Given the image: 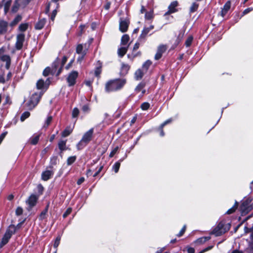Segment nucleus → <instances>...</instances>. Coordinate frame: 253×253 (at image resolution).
<instances>
[{
  "instance_id": "1",
  "label": "nucleus",
  "mask_w": 253,
  "mask_h": 253,
  "mask_svg": "<svg viewBox=\"0 0 253 253\" xmlns=\"http://www.w3.org/2000/svg\"><path fill=\"white\" fill-rule=\"evenodd\" d=\"M125 79H118L108 81L105 85L107 92L115 91L121 89L126 84Z\"/></svg>"
},
{
  "instance_id": "2",
  "label": "nucleus",
  "mask_w": 253,
  "mask_h": 253,
  "mask_svg": "<svg viewBox=\"0 0 253 253\" xmlns=\"http://www.w3.org/2000/svg\"><path fill=\"white\" fill-rule=\"evenodd\" d=\"M93 131V128H91L83 135L82 139L77 145L78 150L82 149L91 140Z\"/></svg>"
},
{
  "instance_id": "3",
  "label": "nucleus",
  "mask_w": 253,
  "mask_h": 253,
  "mask_svg": "<svg viewBox=\"0 0 253 253\" xmlns=\"http://www.w3.org/2000/svg\"><path fill=\"white\" fill-rule=\"evenodd\" d=\"M230 228V224H225L223 222L221 221L212 230L211 234H213L215 236H219L227 232Z\"/></svg>"
},
{
  "instance_id": "4",
  "label": "nucleus",
  "mask_w": 253,
  "mask_h": 253,
  "mask_svg": "<svg viewBox=\"0 0 253 253\" xmlns=\"http://www.w3.org/2000/svg\"><path fill=\"white\" fill-rule=\"evenodd\" d=\"M16 232V229L14 225H11L9 228L7 229L2 238L1 241L0 243V249L2 248L9 241V240L11 237L12 235Z\"/></svg>"
},
{
  "instance_id": "5",
  "label": "nucleus",
  "mask_w": 253,
  "mask_h": 253,
  "mask_svg": "<svg viewBox=\"0 0 253 253\" xmlns=\"http://www.w3.org/2000/svg\"><path fill=\"white\" fill-rule=\"evenodd\" d=\"M40 98V97L37 93L33 94L27 104L29 108L30 109L34 108L38 103Z\"/></svg>"
},
{
  "instance_id": "6",
  "label": "nucleus",
  "mask_w": 253,
  "mask_h": 253,
  "mask_svg": "<svg viewBox=\"0 0 253 253\" xmlns=\"http://www.w3.org/2000/svg\"><path fill=\"white\" fill-rule=\"evenodd\" d=\"M78 76V72L76 71H73L69 74L67 78L69 86H73L76 84V81Z\"/></svg>"
},
{
  "instance_id": "7",
  "label": "nucleus",
  "mask_w": 253,
  "mask_h": 253,
  "mask_svg": "<svg viewBox=\"0 0 253 253\" xmlns=\"http://www.w3.org/2000/svg\"><path fill=\"white\" fill-rule=\"evenodd\" d=\"M25 41V35L23 34H19L17 36L15 47L17 50H20Z\"/></svg>"
},
{
  "instance_id": "8",
  "label": "nucleus",
  "mask_w": 253,
  "mask_h": 253,
  "mask_svg": "<svg viewBox=\"0 0 253 253\" xmlns=\"http://www.w3.org/2000/svg\"><path fill=\"white\" fill-rule=\"evenodd\" d=\"M129 22L127 19H123L121 18L120 19L119 23V30L122 32L125 33L126 32L128 29Z\"/></svg>"
},
{
  "instance_id": "9",
  "label": "nucleus",
  "mask_w": 253,
  "mask_h": 253,
  "mask_svg": "<svg viewBox=\"0 0 253 253\" xmlns=\"http://www.w3.org/2000/svg\"><path fill=\"white\" fill-rule=\"evenodd\" d=\"M167 48V47L166 45H160L158 47L157 53L155 55V59L156 60L160 59L162 57L163 54L166 51Z\"/></svg>"
},
{
  "instance_id": "10",
  "label": "nucleus",
  "mask_w": 253,
  "mask_h": 253,
  "mask_svg": "<svg viewBox=\"0 0 253 253\" xmlns=\"http://www.w3.org/2000/svg\"><path fill=\"white\" fill-rule=\"evenodd\" d=\"M8 23L4 20H0V36L5 34L8 31Z\"/></svg>"
},
{
  "instance_id": "11",
  "label": "nucleus",
  "mask_w": 253,
  "mask_h": 253,
  "mask_svg": "<svg viewBox=\"0 0 253 253\" xmlns=\"http://www.w3.org/2000/svg\"><path fill=\"white\" fill-rule=\"evenodd\" d=\"M37 200L38 198L35 195H31L26 202L29 205V208L31 209L36 205Z\"/></svg>"
},
{
  "instance_id": "12",
  "label": "nucleus",
  "mask_w": 253,
  "mask_h": 253,
  "mask_svg": "<svg viewBox=\"0 0 253 253\" xmlns=\"http://www.w3.org/2000/svg\"><path fill=\"white\" fill-rule=\"evenodd\" d=\"M178 5L177 1H172L169 6V10L165 13V15L169 14L177 11L176 7Z\"/></svg>"
},
{
  "instance_id": "13",
  "label": "nucleus",
  "mask_w": 253,
  "mask_h": 253,
  "mask_svg": "<svg viewBox=\"0 0 253 253\" xmlns=\"http://www.w3.org/2000/svg\"><path fill=\"white\" fill-rule=\"evenodd\" d=\"M61 66L60 60L59 58H57L52 63L51 69V74L54 75L56 73L57 68Z\"/></svg>"
},
{
  "instance_id": "14",
  "label": "nucleus",
  "mask_w": 253,
  "mask_h": 253,
  "mask_svg": "<svg viewBox=\"0 0 253 253\" xmlns=\"http://www.w3.org/2000/svg\"><path fill=\"white\" fill-rule=\"evenodd\" d=\"M231 7V2L230 1L228 0L227 1L224 5L223 6V7L222 8L221 11V15L223 17L227 13V12L229 11Z\"/></svg>"
},
{
  "instance_id": "15",
  "label": "nucleus",
  "mask_w": 253,
  "mask_h": 253,
  "mask_svg": "<svg viewBox=\"0 0 253 253\" xmlns=\"http://www.w3.org/2000/svg\"><path fill=\"white\" fill-rule=\"evenodd\" d=\"M53 174V172L52 170H45L42 173V178L44 181H47L51 178Z\"/></svg>"
},
{
  "instance_id": "16",
  "label": "nucleus",
  "mask_w": 253,
  "mask_h": 253,
  "mask_svg": "<svg viewBox=\"0 0 253 253\" xmlns=\"http://www.w3.org/2000/svg\"><path fill=\"white\" fill-rule=\"evenodd\" d=\"M0 60H1L3 62H6L5 67L7 69H9L10 65V63H11V59L9 55H3V54H2L0 58Z\"/></svg>"
},
{
  "instance_id": "17",
  "label": "nucleus",
  "mask_w": 253,
  "mask_h": 253,
  "mask_svg": "<svg viewBox=\"0 0 253 253\" xmlns=\"http://www.w3.org/2000/svg\"><path fill=\"white\" fill-rule=\"evenodd\" d=\"M47 84V85L49 84V79H47L45 82L43 81V80L40 79L37 83V87L39 89H42L43 88L44 84Z\"/></svg>"
},
{
  "instance_id": "18",
  "label": "nucleus",
  "mask_w": 253,
  "mask_h": 253,
  "mask_svg": "<svg viewBox=\"0 0 253 253\" xmlns=\"http://www.w3.org/2000/svg\"><path fill=\"white\" fill-rule=\"evenodd\" d=\"M41 133L33 135L29 139L30 143L32 145H36L38 143Z\"/></svg>"
},
{
  "instance_id": "19",
  "label": "nucleus",
  "mask_w": 253,
  "mask_h": 253,
  "mask_svg": "<svg viewBox=\"0 0 253 253\" xmlns=\"http://www.w3.org/2000/svg\"><path fill=\"white\" fill-rule=\"evenodd\" d=\"M46 23V19L42 18L40 19L35 25V29L37 30H41L44 27Z\"/></svg>"
},
{
  "instance_id": "20",
  "label": "nucleus",
  "mask_w": 253,
  "mask_h": 253,
  "mask_svg": "<svg viewBox=\"0 0 253 253\" xmlns=\"http://www.w3.org/2000/svg\"><path fill=\"white\" fill-rule=\"evenodd\" d=\"M49 202H48L44 210L42 211L41 213L40 216H39V219L41 220H42L43 219H45L46 218V215L47 214V212L48 210V208L49 207Z\"/></svg>"
},
{
  "instance_id": "21",
  "label": "nucleus",
  "mask_w": 253,
  "mask_h": 253,
  "mask_svg": "<svg viewBox=\"0 0 253 253\" xmlns=\"http://www.w3.org/2000/svg\"><path fill=\"white\" fill-rule=\"evenodd\" d=\"M22 20V16L20 15H17L15 18L9 24V26L13 27L16 25Z\"/></svg>"
},
{
  "instance_id": "22",
  "label": "nucleus",
  "mask_w": 253,
  "mask_h": 253,
  "mask_svg": "<svg viewBox=\"0 0 253 253\" xmlns=\"http://www.w3.org/2000/svg\"><path fill=\"white\" fill-rule=\"evenodd\" d=\"M67 58L66 56H64L62 59V61H60L61 66H60V67H59L57 73L56 74V76H59L60 75V74L61 73V72H62V68L64 66V64L67 62Z\"/></svg>"
},
{
  "instance_id": "23",
  "label": "nucleus",
  "mask_w": 253,
  "mask_h": 253,
  "mask_svg": "<svg viewBox=\"0 0 253 253\" xmlns=\"http://www.w3.org/2000/svg\"><path fill=\"white\" fill-rule=\"evenodd\" d=\"M150 31L147 28V27H145L142 31L141 34L139 36V40L140 41L142 39H145V37H146L147 35L149 33Z\"/></svg>"
},
{
  "instance_id": "24",
  "label": "nucleus",
  "mask_w": 253,
  "mask_h": 253,
  "mask_svg": "<svg viewBox=\"0 0 253 253\" xmlns=\"http://www.w3.org/2000/svg\"><path fill=\"white\" fill-rule=\"evenodd\" d=\"M128 47V45L127 47H122L120 48L118 50V53L119 56L121 57L124 56L126 54L127 50Z\"/></svg>"
},
{
  "instance_id": "25",
  "label": "nucleus",
  "mask_w": 253,
  "mask_h": 253,
  "mask_svg": "<svg viewBox=\"0 0 253 253\" xmlns=\"http://www.w3.org/2000/svg\"><path fill=\"white\" fill-rule=\"evenodd\" d=\"M144 75V73L141 69H138L135 73V78L136 80H141Z\"/></svg>"
},
{
  "instance_id": "26",
  "label": "nucleus",
  "mask_w": 253,
  "mask_h": 253,
  "mask_svg": "<svg viewBox=\"0 0 253 253\" xmlns=\"http://www.w3.org/2000/svg\"><path fill=\"white\" fill-rule=\"evenodd\" d=\"M129 40V37L128 35H124L122 36L121 39V44L126 45L128 42Z\"/></svg>"
},
{
  "instance_id": "27",
  "label": "nucleus",
  "mask_w": 253,
  "mask_h": 253,
  "mask_svg": "<svg viewBox=\"0 0 253 253\" xmlns=\"http://www.w3.org/2000/svg\"><path fill=\"white\" fill-rule=\"evenodd\" d=\"M210 239L211 237L210 236L203 237L198 239L196 241V242L198 244H203L209 241V240H210Z\"/></svg>"
},
{
  "instance_id": "28",
  "label": "nucleus",
  "mask_w": 253,
  "mask_h": 253,
  "mask_svg": "<svg viewBox=\"0 0 253 253\" xmlns=\"http://www.w3.org/2000/svg\"><path fill=\"white\" fill-rule=\"evenodd\" d=\"M73 129L70 127H67L62 133V137H67L72 132Z\"/></svg>"
},
{
  "instance_id": "29",
  "label": "nucleus",
  "mask_w": 253,
  "mask_h": 253,
  "mask_svg": "<svg viewBox=\"0 0 253 253\" xmlns=\"http://www.w3.org/2000/svg\"><path fill=\"white\" fill-rule=\"evenodd\" d=\"M58 147L61 151L66 150V141L60 140L58 143Z\"/></svg>"
},
{
  "instance_id": "30",
  "label": "nucleus",
  "mask_w": 253,
  "mask_h": 253,
  "mask_svg": "<svg viewBox=\"0 0 253 253\" xmlns=\"http://www.w3.org/2000/svg\"><path fill=\"white\" fill-rule=\"evenodd\" d=\"M199 7V4L193 2L190 7V13H193L197 11Z\"/></svg>"
},
{
  "instance_id": "31",
  "label": "nucleus",
  "mask_w": 253,
  "mask_h": 253,
  "mask_svg": "<svg viewBox=\"0 0 253 253\" xmlns=\"http://www.w3.org/2000/svg\"><path fill=\"white\" fill-rule=\"evenodd\" d=\"M152 62L150 60L146 61L142 65V69L146 72L150 66L151 65Z\"/></svg>"
},
{
  "instance_id": "32",
  "label": "nucleus",
  "mask_w": 253,
  "mask_h": 253,
  "mask_svg": "<svg viewBox=\"0 0 253 253\" xmlns=\"http://www.w3.org/2000/svg\"><path fill=\"white\" fill-rule=\"evenodd\" d=\"M237 206H238V203H237V202H236L235 203V205L231 208H230L227 211L226 213L228 214H230L233 213L237 209Z\"/></svg>"
},
{
  "instance_id": "33",
  "label": "nucleus",
  "mask_w": 253,
  "mask_h": 253,
  "mask_svg": "<svg viewBox=\"0 0 253 253\" xmlns=\"http://www.w3.org/2000/svg\"><path fill=\"white\" fill-rule=\"evenodd\" d=\"M153 18V11H150L149 12H146L145 15V18L146 20H151Z\"/></svg>"
},
{
  "instance_id": "34",
  "label": "nucleus",
  "mask_w": 253,
  "mask_h": 253,
  "mask_svg": "<svg viewBox=\"0 0 253 253\" xmlns=\"http://www.w3.org/2000/svg\"><path fill=\"white\" fill-rule=\"evenodd\" d=\"M28 27V23H22L19 25L18 29L20 31L24 32L27 29Z\"/></svg>"
},
{
  "instance_id": "35",
  "label": "nucleus",
  "mask_w": 253,
  "mask_h": 253,
  "mask_svg": "<svg viewBox=\"0 0 253 253\" xmlns=\"http://www.w3.org/2000/svg\"><path fill=\"white\" fill-rule=\"evenodd\" d=\"M145 86V84L144 83H140L138 84V85L136 87L135 90L136 92H140Z\"/></svg>"
},
{
  "instance_id": "36",
  "label": "nucleus",
  "mask_w": 253,
  "mask_h": 253,
  "mask_svg": "<svg viewBox=\"0 0 253 253\" xmlns=\"http://www.w3.org/2000/svg\"><path fill=\"white\" fill-rule=\"evenodd\" d=\"M82 111L84 113H88L90 111V108L88 104L84 105L82 107Z\"/></svg>"
},
{
  "instance_id": "37",
  "label": "nucleus",
  "mask_w": 253,
  "mask_h": 253,
  "mask_svg": "<svg viewBox=\"0 0 253 253\" xmlns=\"http://www.w3.org/2000/svg\"><path fill=\"white\" fill-rule=\"evenodd\" d=\"M79 110L78 108H74L72 111V117L73 118H77L79 114Z\"/></svg>"
},
{
  "instance_id": "38",
  "label": "nucleus",
  "mask_w": 253,
  "mask_h": 253,
  "mask_svg": "<svg viewBox=\"0 0 253 253\" xmlns=\"http://www.w3.org/2000/svg\"><path fill=\"white\" fill-rule=\"evenodd\" d=\"M83 45L82 44H79L77 45L76 48V52L78 54H83Z\"/></svg>"
},
{
  "instance_id": "39",
  "label": "nucleus",
  "mask_w": 253,
  "mask_h": 253,
  "mask_svg": "<svg viewBox=\"0 0 253 253\" xmlns=\"http://www.w3.org/2000/svg\"><path fill=\"white\" fill-rule=\"evenodd\" d=\"M49 74H51V69L50 67H46L43 71L42 74L44 76L46 77Z\"/></svg>"
},
{
  "instance_id": "40",
  "label": "nucleus",
  "mask_w": 253,
  "mask_h": 253,
  "mask_svg": "<svg viewBox=\"0 0 253 253\" xmlns=\"http://www.w3.org/2000/svg\"><path fill=\"white\" fill-rule=\"evenodd\" d=\"M120 163L117 162L113 166V169H114L115 173H117L119 170L120 167Z\"/></svg>"
},
{
  "instance_id": "41",
  "label": "nucleus",
  "mask_w": 253,
  "mask_h": 253,
  "mask_svg": "<svg viewBox=\"0 0 253 253\" xmlns=\"http://www.w3.org/2000/svg\"><path fill=\"white\" fill-rule=\"evenodd\" d=\"M30 113L29 112H24L21 116V121H24L25 119H26L27 118H28L29 116H30Z\"/></svg>"
},
{
  "instance_id": "42",
  "label": "nucleus",
  "mask_w": 253,
  "mask_h": 253,
  "mask_svg": "<svg viewBox=\"0 0 253 253\" xmlns=\"http://www.w3.org/2000/svg\"><path fill=\"white\" fill-rule=\"evenodd\" d=\"M76 159V156H71L68 158L67 159V165H72L74 162L75 161Z\"/></svg>"
},
{
  "instance_id": "43",
  "label": "nucleus",
  "mask_w": 253,
  "mask_h": 253,
  "mask_svg": "<svg viewBox=\"0 0 253 253\" xmlns=\"http://www.w3.org/2000/svg\"><path fill=\"white\" fill-rule=\"evenodd\" d=\"M101 73V66H100L95 68L94 71V75L96 77H99Z\"/></svg>"
},
{
  "instance_id": "44",
  "label": "nucleus",
  "mask_w": 253,
  "mask_h": 253,
  "mask_svg": "<svg viewBox=\"0 0 253 253\" xmlns=\"http://www.w3.org/2000/svg\"><path fill=\"white\" fill-rule=\"evenodd\" d=\"M150 107V104L148 102H144L141 105V108L143 110H147Z\"/></svg>"
},
{
  "instance_id": "45",
  "label": "nucleus",
  "mask_w": 253,
  "mask_h": 253,
  "mask_svg": "<svg viewBox=\"0 0 253 253\" xmlns=\"http://www.w3.org/2000/svg\"><path fill=\"white\" fill-rule=\"evenodd\" d=\"M52 120V117L51 116H48L45 122V124L43 126L47 127L51 122Z\"/></svg>"
},
{
  "instance_id": "46",
  "label": "nucleus",
  "mask_w": 253,
  "mask_h": 253,
  "mask_svg": "<svg viewBox=\"0 0 253 253\" xmlns=\"http://www.w3.org/2000/svg\"><path fill=\"white\" fill-rule=\"evenodd\" d=\"M193 39L192 36H190L188 38V39L186 40L185 42V45L186 46H189L191 44Z\"/></svg>"
},
{
  "instance_id": "47",
  "label": "nucleus",
  "mask_w": 253,
  "mask_h": 253,
  "mask_svg": "<svg viewBox=\"0 0 253 253\" xmlns=\"http://www.w3.org/2000/svg\"><path fill=\"white\" fill-rule=\"evenodd\" d=\"M61 240V237L60 236H58L55 239L53 246L55 248H57V247L59 246L60 241Z\"/></svg>"
},
{
  "instance_id": "48",
  "label": "nucleus",
  "mask_w": 253,
  "mask_h": 253,
  "mask_svg": "<svg viewBox=\"0 0 253 253\" xmlns=\"http://www.w3.org/2000/svg\"><path fill=\"white\" fill-rule=\"evenodd\" d=\"M15 213L18 216L21 215L23 213L22 208L20 207H18L16 210Z\"/></svg>"
},
{
  "instance_id": "49",
  "label": "nucleus",
  "mask_w": 253,
  "mask_h": 253,
  "mask_svg": "<svg viewBox=\"0 0 253 253\" xmlns=\"http://www.w3.org/2000/svg\"><path fill=\"white\" fill-rule=\"evenodd\" d=\"M72 211V209L71 208H69L64 213L63 215V218H66L68 215H69Z\"/></svg>"
},
{
  "instance_id": "50",
  "label": "nucleus",
  "mask_w": 253,
  "mask_h": 253,
  "mask_svg": "<svg viewBox=\"0 0 253 253\" xmlns=\"http://www.w3.org/2000/svg\"><path fill=\"white\" fill-rule=\"evenodd\" d=\"M57 157H52L50 159V165H55L57 163Z\"/></svg>"
},
{
  "instance_id": "51",
  "label": "nucleus",
  "mask_w": 253,
  "mask_h": 253,
  "mask_svg": "<svg viewBox=\"0 0 253 253\" xmlns=\"http://www.w3.org/2000/svg\"><path fill=\"white\" fill-rule=\"evenodd\" d=\"M171 121H172L171 119H169L167 120V121H165L163 124H162L161 125V127L163 128L165 126L171 123Z\"/></svg>"
},
{
  "instance_id": "52",
  "label": "nucleus",
  "mask_w": 253,
  "mask_h": 253,
  "mask_svg": "<svg viewBox=\"0 0 253 253\" xmlns=\"http://www.w3.org/2000/svg\"><path fill=\"white\" fill-rule=\"evenodd\" d=\"M253 10V7H249L246 9H245L243 12V15H246L249 13L250 12L252 11Z\"/></svg>"
},
{
  "instance_id": "53",
  "label": "nucleus",
  "mask_w": 253,
  "mask_h": 253,
  "mask_svg": "<svg viewBox=\"0 0 253 253\" xmlns=\"http://www.w3.org/2000/svg\"><path fill=\"white\" fill-rule=\"evenodd\" d=\"M185 229H186V226L184 225L183 227V228L181 229V230H180L179 233L177 235V236H178V237L181 236L184 234V233L185 232Z\"/></svg>"
},
{
  "instance_id": "54",
  "label": "nucleus",
  "mask_w": 253,
  "mask_h": 253,
  "mask_svg": "<svg viewBox=\"0 0 253 253\" xmlns=\"http://www.w3.org/2000/svg\"><path fill=\"white\" fill-rule=\"evenodd\" d=\"M118 147H116L115 148H114L112 151L110 153V155H109V156L110 157H112L114 156V155L116 153V152H117L118 151Z\"/></svg>"
},
{
  "instance_id": "55",
  "label": "nucleus",
  "mask_w": 253,
  "mask_h": 253,
  "mask_svg": "<svg viewBox=\"0 0 253 253\" xmlns=\"http://www.w3.org/2000/svg\"><path fill=\"white\" fill-rule=\"evenodd\" d=\"M10 1H7L4 3V10L6 11L9 8V6L10 4Z\"/></svg>"
},
{
  "instance_id": "56",
  "label": "nucleus",
  "mask_w": 253,
  "mask_h": 253,
  "mask_svg": "<svg viewBox=\"0 0 253 253\" xmlns=\"http://www.w3.org/2000/svg\"><path fill=\"white\" fill-rule=\"evenodd\" d=\"M56 14H57V11L56 9H54L52 12V14H51V19L53 21L56 15Z\"/></svg>"
},
{
  "instance_id": "57",
  "label": "nucleus",
  "mask_w": 253,
  "mask_h": 253,
  "mask_svg": "<svg viewBox=\"0 0 253 253\" xmlns=\"http://www.w3.org/2000/svg\"><path fill=\"white\" fill-rule=\"evenodd\" d=\"M86 50H84L83 52V54H82V56L78 58V61H81L83 60V59L84 58V55L86 54Z\"/></svg>"
},
{
  "instance_id": "58",
  "label": "nucleus",
  "mask_w": 253,
  "mask_h": 253,
  "mask_svg": "<svg viewBox=\"0 0 253 253\" xmlns=\"http://www.w3.org/2000/svg\"><path fill=\"white\" fill-rule=\"evenodd\" d=\"M102 169H103V166H100L99 167V169H98V170L93 174V176L96 177L100 172V171L102 170Z\"/></svg>"
},
{
  "instance_id": "59",
  "label": "nucleus",
  "mask_w": 253,
  "mask_h": 253,
  "mask_svg": "<svg viewBox=\"0 0 253 253\" xmlns=\"http://www.w3.org/2000/svg\"><path fill=\"white\" fill-rule=\"evenodd\" d=\"M110 5H111V2L107 1L104 5V8L106 10H108L110 7Z\"/></svg>"
},
{
  "instance_id": "60",
  "label": "nucleus",
  "mask_w": 253,
  "mask_h": 253,
  "mask_svg": "<svg viewBox=\"0 0 253 253\" xmlns=\"http://www.w3.org/2000/svg\"><path fill=\"white\" fill-rule=\"evenodd\" d=\"M212 247H213L212 246H209L208 247L203 250L200 253H205L209 250H210L212 248Z\"/></svg>"
},
{
  "instance_id": "61",
  "label": "nucleus",
  "mask_w": 253,
  "mask_h": 253,
  "mask_svg": "<svg viewBox=\"0 0 253 253\" xmlns=\"http://www.w3.org/2000/svg\"><path fill=\"white\" fill-rule=\"evenodd\" d=\"M84 181V178L82 177H81L80 179H78V180L77 181V184L78 185H80L82 183H83Z\"/></svg>"
},
{
  "instance_id": "62",
  "label": "nucleus",
  "mask_w": 253,
  "mask_h": 253,
  "mask_svg": "<svg viewBox=\"0 0 253 253\" xmlns=\"http://www.w3.org/2000/svg\"><path fill=\"white\" fill-rule=\"evenodd\" d=\"M5 83V79L3 75H0V84H4Z\"/></svg>"
},
{
  "instance_id": "63",
  "label": "nucleus",
  "mask_w": 253,
  "mask_h": 253,
  "mask_svg": "<svg viewBox=\"0 0 253 253\" xmlns=\"http://www.w3.org/2000/svg\"><path fill=\"white\" fill-rule=\"evenodd\" d=\"M50 3L49 2L47 4V5L46 6V8H45V13H48L49 12V11H50Z\"/></svg>"
},
{
  "instance_id": "64",
  "label": "nucleus",
  "mask_w": 253,
  "mask_h": 253,
  "mask_svg": "<svg viewBox=\"0 0 253 253\" xmlns=\"http://www.w3.org/2000/svg\"><path fill=\"white\" fill-rule=\"evenodd\" d=\"M92 82H93L92 80H88V81H86L85 82V84L86 85H87L88 86H90Z\"/></svg>"
}]
</instances>
